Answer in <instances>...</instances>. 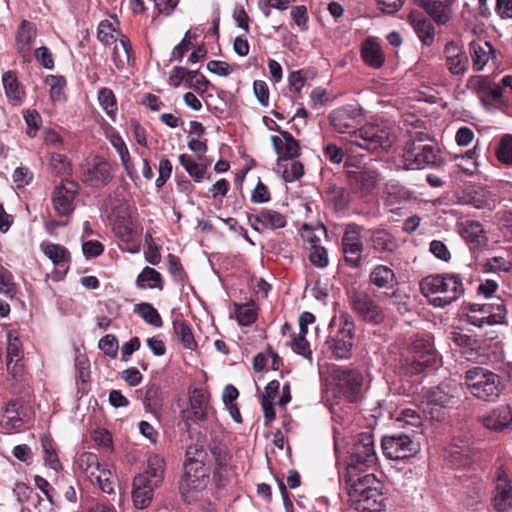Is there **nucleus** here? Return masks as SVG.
I'll return each mask as SVG.
<instances>
[{
	"label": "nucleus",
	"mask_w": 512,
	"mask_h": 512,
	"mask_svg": "<svg viewBox=\"0 0 512 512\" xmlns=\"http://www.w3.org/2000/svg\"><path fill=\"white\" fill-rule=\"evenodd\" d=\"M347 176L351 189L362 196L371 194L378 182L377 171L369 168L349 171Z\"/></svg>",
	"instance_id": "obj_21"
},
{
	"label": "nucleus",
	"mask_w": 512,
	"mask_h": 512,
	"mask_svg": "<svg viewBox=\"0 0 512 512\" xmlns=\"http://www.w3.org/2000/svg\"><path fill=\"white\" fill-rule=\"evenodd\" d=\"M22 354V343L19 337L9 331L7 334V370L14 377L22 373V365L19 364Z\"/></svg>",
	"instance_id": "obj_27"
},
{
	"label": "nucleus",
	"mask_w": 512,
	"mask_h": 512,
	"mask_svg": "<svg viewBox=\"0 0 512 512\" xmlns=\"http://www.w3.org/2000/svg\"><path fill=\"white\" fill-rule=\"evenodd\" d=\"M206 458L207 452L202 446L197 444L190 445L186 450V461L184 464L196 466V463H198L199 465H205Z\"/></svg>",
	"instance_id": "obj_55"
},
{
	"label": "nucleus",
	"mask_w": 512,
	"mask_h": 512,
	"mask_svg": "<svg viewBox=\"0 0 512 512\" xmlns=\"http://www.w3.org/2000/svg\"><path fill=\"white\" fill-rule=\"evenodd\" d=\"M22 404L19 400H11L4 409V415L1 424L6 429H17L21 427L23 420L21 418Z\"/></svg>",
	"instance_id": "obj_39"
},
{
	"label": "nucleus",
	"mask_w": 512,
	"mask_h": 512,
	"mask_svg": "<svg viewBox=\"0 0 512 512\" xmlns=\"http://www.w3.org/2000/svg\"><path fill=\"white\" fill-rule=\"evenodd\" d=\"M280 133L279 136H271L272 145L278 154V161L286 162L292 160L300 155V145L298 141L288 131L282 130L280 126L270 127Z\"/></svg>",
	"instance_id": "obj_18"
},
{
	"label": "nucleus",
	"mask_w": 512,
	"mask_h": 512,
	"mask_svg": "<svg viewBox=\"0 0 512 512\" xmlns=\"http://www.w3.org/2000/svg\"><path fill=\"white\" fill-rule=\"evenodd\" d=\"M381 446L383 454L391 460L407 459L420 449L419 443L404 433L385 435L382 438Z\"/></svg>",
	"instance_id": "obj_11"
},
{
	"label": "nucleus",
	"mask_w": 512,
	"mask_h": 512,
	"mask_svg": "<svg viewBox=\"0 0 512 512\" xmlns=\"http://www.w3.org/2000/svg\"><path fill=\"white\" fill-rule=\"evenodd\" d=\"M136 285L140 289H145L148 287L163 290L162 276L154 268L146 266L137 276Z\"/></svg>",
	"instance_id": "obj_44"
},
{
	"label": "nucleus",
	"mask_w": 512,
	"mask_h": 512,
	"mask_svg": "<svg viewBox=\"0 0 512 512\" xmlns=\"http://www.w3.org/2000/svg\"><path fill=\"white\" fill-rule=\"evenodd\" d=\"M99 349H101L105 355L115 358L118 353V341L116 337L112 334H107L103 338L100 339L98 343Z\"/></svg>",
	"instance_id": "obj_59"
},
{
	"label": "nucleus",
	"mask_w": 512,
	"mask_h": 512,
	"mask_svg": "<svg viewBox=\"0 0 512 512\" xmlns=\"http://www.w3.org/2000/svg\"><path fill=\"white\" fill-rule=\"evenodd\" d=\"M208 477V469L205 465L184 464V474L180 481L181 493L186 496L193 491L203 490L207 485Z\"/></svg>",
	"instance_id": "obj_17"
},
{
	"label": "nucleus",
	"mask_w": 512,
	"mask_h": 512,
	"mask_svg": "<svg viewBox=\"0 0 512 512\" xmlns=\"http://www.w3.org/2000/svg\"><path fill=\"white\" fill-rule=\"evenodd\" d=\"M144 405L150 411H156L163 404V392L159 385L153 383L146 389L144 396Z\"/></svg>",
	"instance_id": "obj_50"
},
{
	"label": "nucleus",
	"mask_w": 512,
	"mask_h": 512,
	"mask_svg": "<svg viewBox=\"0 0 512 512\" xmlns=\"http://www.w3.org/2000/svg\"><path fill=\"white\" fill-rule=\"evenodd\" d=\"M354 335L347 330L331 333L325 341V348L336 359H349L352 355Z\"/></svg>",
	"instance_id": "obj_20"
},
{
	"label": "nucleus",
	"mask_w": 512,
	"mask_h": 512,
	"mask_svg": "<svg viewBox=\"0 0 512 512\" xmlns=\"http://www.w3.org/2000/svg\"><path fill=\"white\" fill-rule=\"evenodd\" d=\"M306 335H298L296 336L292 343V349L297 354L303 356L304 358L308 359L310 362L312 361V351L310 349V345L308 341L305 338Z\"/></svg>",
	"instance_id": "obj_61"
},
{
	"label": "nucleus",
	"mask_w": 512,
	"mask_h": 512,
	"mask_svg": "<svg viewBox=\"0 0 512 512\" xmlns=\"http://www.w3.org/2000/svg\"><path fill=\"white\" fill-rule=\"evenodd\" d=\"M493 506L498 512H505L512 508V485L506 476L497 478Z\"/></svg>",
	"instance_id": "obj_30"
},
{
	"label": "nucleus",
	"mask_w": 512,
	"mask_h": 512,
	"mask_svg": "<svg viewBox=\"0 0 512 512\" xmlns=\"http://www.w3.org/2000/svg\"><path fill=\"white\" fill-rule=\"evenodd\" d=\"M165 461L159 455H152L147 461V469L138 476H144L151 486H160L164 479Z\"/></svg>",
	"instance_id": "obj_34"
},
{
	"label": "nucleus",
	"mask_w": 512,
	"mask_h": 512,
	"mask_svg": "<svg viewBox=\"0 0 512 512\" xmlns=\"http://www.w3.org/2000/svg\"><path fill=\"white\" fill-rule=\"evenodd\" d=\"M482 424L489 430L502 431L512 422V410L508 405H502L481 418Z\"/></svg>",
	"instance_id": "obj_28"
},
{
	"label": "nucleus",
	"mask_w": 512,
	"mask_h": 512,
	"mask_svg": "<svg viewBox=\"0 0 512 512\" xmlns=\"http://www.w3.org/2000/svg\"><path fill=\"white\" fill-rule=\"evenodd\" d=\"M330 124L338 133L349 134L350 144L371 153L387 151L394 142L390 128L379 123H367L356 129L361 120V109L346 105L333 110Z\"/></svg>",
	"instance_id": "obj_1"
},
{
	"label": "nucleus",
	"mask_w": 512,
	"mask_h": 512,
	"mask_svg": "<svg viewBox=\"0 0 512 512\" xmlns=\"http://www.w3.org/2000/svg\"><path fill=\"white\" fill-rule=\"evenodd\" d=\"M409 20L423 44L431 45L435 36V29L432 23L421 16H416L414 13H410Z\"/></svg>",
	"instance_id": "obj_38"
},
{
	"label": "nucleus",
	"mask_w": 512,
	"mask_h": 512,
	"mask_svg": "<svg viewBox=\"0 0 512 512\" xmlns=\"http://www.w3.org/2000/svg\"><path fill=\"white\" fill-rule=\"evenodd\" d=\"M115 31L112 23L108 20H103L100 22L97 31V38L104 44L109 45L113 42H116V38L113 34Z\"/></svg>",
	"instance_id": "obj_60"
},
{
	"label": "nucleus",
	"mask_w": 512,
	"mask_h": 512,
	"mask_svg": "<svg viewBox=\"0 0 512 512\" xmlns=\"http://www.w3.org/2000/svg\"><path fill=\"white\" fill-rule=\"evenodd\" d=\"M469 52L472 59L473 69L475 71H481L493 54L494 48L487 41H472L469 44Z\"/></svg>",
	"instance_id": "obj_31"
},
{
	"label": "nucleus",
	"mask_w": 512,
	"mask_h": 512,
	"mask_svg": "<svg viewBox=\"0 0 512 512\" xmlns=\"http://www.w3.org/2000/svg\"><path fill=\"white\" fill-rule=\"evenodd\" d=\"M115 43L113 49V62L117 69H123L126 63H129L131 58L132 45L129 38L121 34L120 39Z\"/></svg>",
	"instance_id": "obj_40"
},
{
	"label": "nucleus",
	"mask_w": 512,
	"mask_h": 512,
	"mask_svg": "<svg viewBox=\"0 0 512 512\" xmlns=\"http://www.w3.org/2000/svg\"><path fill=\"white\" fill-rule=\"evenodd\" d=\"M2 83L6 96L16 102H21L24 97V90L21 87L17 76L12 71H7L2 75Z\"/></svg>",
	"instance_id": "obj_43"
},
{
	"label": "nucleus",
	"mask_w": 512,
	"mask_h": 512,
	"mask_svg": "<svg viewBox=\"0 0 512 512\" xmlns=\"http://www.w3.org/2000/svg\"><path fill=\"white\" fill-rule=\"evenodd\" d=\"M335 389L349 402H355L360 396L363 376L357 369L336 368L332 373Z\"/></svg>",
	"instance_id": "obj_12"
},
{
	"label": "nucleus",
	"mask_w": 512,
	"mask_h": 512,
	"mask_svg": "<svg viewBox=\"0 0 512 512\" xmlns=\"http://www.w3.org/2000/svg\"><path fill=\"white\" fill-rule=\"evenodd\" d=\"M437 360V353L430 334L415 335L408 347L405 358L407 372L419 374L424 368L432 366Z\"/></svg>",
	"instance_id": "obj_8"
},
{
	"label": "nucleus",
	"mask_w": 512,
	"mask_h": 512,
	"mask_svg": "<svg viewBox=\"0 0 512 512\" xmlns=\"http://www.w3.org/2000/svg\"><path fill=\"white\" fill-rule=\"evenodd\" d=\"M362 230L361 226L350 223L346 226L341 238L344 262L352 269H358L362 266V254L364 251Z\"/></svg>",
	"instance_id": "obj_10"
},
{
	"label": "nucleus",
	"mask_w": 512,
	"mask_h": 512,
	"mask_svg": "<svg viewBox=\"0 0 512 512\" xmlns=\"http://www.w3.org/2000/svg\"><path fill=\"white\" fill-rule=\"evenodd\" d=\"M134 311L138 313L148 324L155 327H162L163 321L158 311L147 302L139 303Z\"/></svg>",
	"instance_id": "obj_49"
},
{
	"label": "nucleus",
	"mask_w": 512,
	"mask_h": 512,
	"mask_svg": "<svg viewBox=\"0 0 512 512\" xmlns=\"http://www.w3.org/2000/svg\"><path fill=\"white\" fill-rule=\"evenodd\" d=\"M159 486H151L144 476H136L133 480L132 498L137 509L148 507L153 499L154 490Z\"/></svg>",
	"instance_id": "obj_29"
},
{
	"label": "nucleus",
	"mask_w": 512,
	"mask_h": 512,
	"mask_svg": "<svg viewBox=\"0 0 512 512\" xmlns=\"http://www.w3.org/2000/svg\"><path fill=\"white\" fill-rule=\"evenodd\" d=\"M490 308L485 314L489 315L490 320L494 325L502 324L506 319V308L504 301L500 298L493 299V302L486 303Z\"/></svg>",
	"instance_id": "obj_53"
},
{
	"label": "nucleus",
	"mask_w": 512,
	"mask_h": 512,
	"mask_svg": "<svg viewBox=\"0 0 512 512\" xmlns=\"http://www.w3.org/2000/svg\"><path fill=\"white\" fill-rule=\"evenodd\" d=\"M454 0H414L437 23L446 24L452 17Z\"/></svg>",
	"instance_id": "obj_24"
},
{
	"label": "nucleus",
	"mask_w": 512,
	"mask_h": 512,
	"mask_svg": "<svg viewBox=\"0 0 512 512\" xmlns=\"http://www.w3.org/2000/svg\"><path fill=\"white\" fill-rule=\"evenodd\" d=\"M327 198L331 203H333L336 210L346 209L350 202L349 192L345 188L336 185L329 187V190L327 191Z\"/></svg>",
	"instance_id": "obj_47"
},
{
	"label": "nucleus",
	"mask_w": 512,
	"mask_h": 512,
	"mask_svg": "<svg viewBox=\"0 0 512 512\" xmlns=\"http://www.w3.org/2000/svg\"><path fill=\"white\" fill-rule=\"evenodd\" d=\"M406 169L440 167L445 161L437 143L424 132H416L403 148Z\"/></svg>",
	"instance_id": "obj_3"
},
{
	"label": "nucleus",
	"mask_w": 512,
	"mask_h": 512,
	"mask_svg": "<svg viewBox=\"0 0 512 512\" xmlns=\"http://www.w3.org/2000/svg\"><path fill=\"white\" fill-rule=\"evenodd\" d=\"M454 390L455 388L445 384L432 388L426 394L427 403L439 407H447L453 403L455 397Z\"/></svg>",
	"instance_id": "obj_37"
},
{
	"label": "nucleus",
	"mask_w": 512,
	"mask_h": 512,
	"mask_svg": "<svg viewBox=\"0 0 512 512\" xmlns=\"http://www.w3.org/2000/svg\"><path fill=\"white\" fill-rule=\"evenodd\" d=\"M350 301L353 312L362 321L373 325L384 322L383 308L366 292H354Z\"/></svg>",
	"instance_id": "obj_13"
},
{
	"label": "nucleus",
	"mask_w": 512,
	"mask_h": 512,
	"mask_svg": "<svg viewBox=\"0 0 512 512\" xmlns=\"http://www.w3.org/2000/svg\"><path fill=\"white\" fill-rule=\"evenodd\" d=\"M37 36V28L30 21L23 20L16 31V48L25 63L32 61L31 49Z\"/></svg>",
	"instance_id": "obj_22"
},
{
	"label": "nucleus",
	"mask_w": 512,
	"mask_h": 512,
	"mask_svg": "<svg viewBox=\"0 0 512 512\" xmlns=\"http://www.w3.org/2000/svg\"><path fill=\"white\" fill-rule=\"evenodd\" d=\"M497 159L505 165H512V135L505 134L496 149Z\"/></svg>",
	"instance_id": "obj_52"
},
{
	"label": "nucleus",
	"mask_w": 512,
	"mask_h": 512,
	"mask_svg": "<svg viewBox=\"0 0 512 512\" xmlns=\"http://www.w3.org/2000/svg\"><path fill=\"white\" fill-rule=\"evenodd\" d=\"M369 281L379 289H390L397 285L394 271L386 265H377L369 275Z\"/></svg>",
	"instance_id": "obj_33"
},
{
	"label": "nucleus",
	"mask_w": 512,
	"mask_h": 512,
	"mask_svg": "<svg viewBox=\"0 0 512 512\" xmlns=\"http://www.w3.org/2000/svg\"><path fill=\"white\" fill-rule=\"evenodd\" d=\"M234 312L239 325L250 326L257 320V308L254 301L244 304L234 303Z\"/></svg>",
	"instance_id": "obj_45"
},
{
	"label": "nucleus",
	"mask_w": 512,
	"mask_h": 512,
	"mask_svg": "<svg viewBox=\"0 0 512 512\" xmlns=\"http://www.w3.org/2000/svg\"><path fill=\"white\" fill-rule=\"evenodd\" d=\"M0 293L12 299L17 293V285L10 270L0 266Z\"/></svg>",
	"instance_id": "obj_51"
},
{
	"label": "nucleus",
	"mask_w": 512,
	"mask_h": 512,
	"mask_svg": "<svg viewBox=\"0 0 512 512\" xmlns=\"http://www.w3.org/2000/svg\"><path fill=\"white\" fill-rule=\"evenodd\" d=\"M77 190V183L68 180L55 187L52 202L58 215L68 216L73 212Z\"/></svg>",
	"instance_id": "obj_16"
},
{
	"label": "nucleus",
	"mask_w": 512,
	"mask_h": 512,
	"mask_svg": "<svg viewBox=\"0 0 512 512\" xmlns=\"http://www.w3.org/2000/svg\"><path fill=\"white\" fill-rule=\"evenodd\" d=\"M465 238L477 244H481L486 240L485 231L479 222L471 221L467 222L464 227Z\"/></svg>",
	"instance_id": "obj_54"
},
{
	"label": "nucleus",
	"mask_w": 512,
	"mask_h": 512,
	"mask_svg": "<svg viewBox=\"0 0 512 512\" xmlns=\"http://www.w3.org/2000/svg\"><path fill=\"white\" fill-rule=\"evenodd\" d=\"M420 289L427 297L436 295L432 302L440 307L451 304L464 293L462 279L456 274L429 275L421 280Z\"/></svg>",
	"instance_id": "obj_4"
},
{
	"label": "nucleus",
	"mask_w": 512,
	"mask_h": 512,
	"mask_svg": "<svg viewBox=\"0 0 512 512\" xmlns=\"http://www.w3.org/2000/svg\"><path fill=\"white\" fill-rule=\"evenodd\" d=\"M276 171L282 174L285 182H293L304 175V166L300 161L291 160V162L277 161Z\"/></svg>",
	"instance_id": "obj_46"
},
{
	"label": "nucleus",
	"mask_w": 512,
	"mask_h": 512,
	"mask_svg": "<svg viewBox=\"0 0 512 512\" xmlns=\"http://www.w3.org/2000/svg\"><path fill=\"white\" fill-rule=\"evenodd\" d=\"M492 82L487 76H476L469 80V88L473 89L475 92L481 95V101L485 102V97L487 96L489 89L491 88Z\"/></svg>",
	"instance_id": "obj_56"
},
{
	"label": "nucleus",
	"mask_w": 512,
	"mask_h": 512,
	"mask_svg": "<svg viewBox=\"0 0 512 512\" xmlns=\"http://www.w3.org/2000/svg\"><path fill=\"white\" fill-rule=\"evenodd\" d=\"M25 122L28 126L26 131L29 137H34L40 127L41 117L36 110H28L24 115Z\"/></svg>",
	"instance_id": "obj_62"
},
{
	"label": "nucleus",
	"mask_w": 512,
	"mask_h": 512,
	"mask_svg": "<svg viewBox=\"0 0 512 512\" xmlns=\"http://www.w3.org/2000/svg\"><path fill=\"white\" fill-rule=\"evenodd\" d=\"M35 58L46 69H53L54 59L51 51L46 46H41L35 50Z\"/></svg>",
	"instance_id": "obj_64"
},
{
	"label": "nucleus",
	"mask_w": 512,
	"mask_h": 512,
	"mask_svg": "<svg viewBox=\"0 0 512 512\" xmlns=\"http://www.w3.org/2000/svg\"><path fill=\"white\" fill-rule=\"evenodd\" d=\"M41 250L55 266L68 269L71 255L66 247L51 242H43L41 244Z\"/></svg>",
	"instance_id": "obj_32"
},
{
	"label": "nucleus",
	"mask_w": 512,
	"mask_h": 512,
	"mask_svg": "<svg viewBox=\"0 0 512 512\" xmlns=\"http://www.w3.org/2000/svg\"><path fill=\"white\" fill-rule=\"evenodd\" d=\"M210 451L215 459L216 464L213 479L218 486H224L228 481L226 474L231 468V455L226 448L218 444L211 445Z\"/></svg>",
	"instance_id": "obj_26"
},
{
	"label": "nucleus",
	"mask_w": 512,
	"mask_h": 512,
	"mask_svg": "<svg viewBox=\"0 0 512 512\" xmlns=\"http://www.w3.org/2000/svg\"><path fill=\"white\" fill-rule=\"evenodd\" d=\"M172 325L174 334L177 336L184 348L195 350L197 348V342L195 341L190 325L182 319H175Z\"/></svg>",
	"instance_id": "obj_41"
},
{
	"label": "nucleus",
	"mask_w": 512,
	"mask_h": 512,
	"mask_svg": "<svg viewBox=\"0 0 512 512\" xmlns=\"http://www.w3.org/2000/svg\"><path fill=\"white\" fill-rule=\"evenodd\" d=\"M98 102L106 114L114 119L118 110L117 100L113 91L109 88H102L98 92Z\"/></svg>",
	"instance_id": "obj_48"
},
{
	"label": "nucleus",
	"mask_w": 512,
	"mask_h": 512,
	"mask_svg": "<svg viewBox=\"0 0 512 512\" xmlns=\"http://www.w3.org/2000/svg\"><path fill=\"white\" fill-rule=\"evenodd\" d=\"M309 260L314 266L318 268L326 267L329 262L327 250L319 244H313L311 246Z\"/></svg>",
	"instance_id": "obj_57"
},
{
	"label": "nucleus",
	"mask_w": 512,
	"mask_h": 512,
	"mask_svg": "<svg viewBox=\"0 0 512 512\" xmlns=\"http://www.w3.org/2000/svg\"><path fill=\"white\" fill-rule=\"evenodd\" d=\"M370 248L375 253L393 254L399 247L396 237L387 229L373 228L369 230Z\"/></svg>",
	"instance_id": "obj_23"
},
{
	"label": "nucleus",
	"mask_w": 512,
	"mask_h": 512,
	"mask_svg": "<svg viewBox=\"0 0 512 512\" xmlns=\"http://www.w3.org/2000/svg\"><path fill=\"white\" fill-rule=\"evenodd\" d=\"M254 94L262 106L269 105V89L265 81L255 80L253 83Z\"/></svg>",
	"instance_id": "obj_63"
},
{
	"label": "nucleus",
	"mask_w": 512,
	"mask_h": 512,
	"mask_svg": "<svg viewBox=\"0 0 512 512\" xmlns=\"http://www.w3.org/2000/svg\"><path fill=\"white\" fill-rule=\"evenodd\" d=\"M344 480L355 510L359 512H380L384 508L383 485L373 473L344 478Z\"/></svg>",
	"instance_id": "obj_2"
},
{
	"label": "nucleus",
	"mask_w": 512,
	"mask_h": 512,
	"mask_svg": "<svg viewBox=\"0 0 512 512\" xmlns=\"http://www.w3.org/2000/svg\"><path fill=\"white\" fill-rule=\"evenodd\" d=\"M376 461L373 436L370 433L359 434L348 451L344 478H353L369 473L368 470L376 464Z\"/></svg>",
	"instance_id": "obj_5"
},
{
	"label": "nucleus",
	"mask_w": 512,
	"mask_h": 512,
	"mask_svg": "<svg viewBox=\"0 0 512 512\" xmlns=\"http://www.w3.org/2000/svg\"><path fill=\"white\" fill-rule=\"evenodd\" d=\"M77 467L93 485H97L104 493L111 494L113 492L112 473L110 470L102 468L96 454L82 453L77 460Z\"/></svg>",
	"instance_id": "obj_9"
},
{
	"label": "nucleus",
	"mask_w": 512,
	"mask_h": 512,
	"mask_svg": "<svg viewBox=\"0 0 512 512\" xmlns=\"http://www.w3.org/2000/svg\"><path fill=\"white\" fill-rule=\"evenodd\" d=\"M105 205L115 233L122 239H129L134 232V224L124 191L115 190L109 195Z\"/></svg>",
	"instance_id": "obj_6"
},
{
	"label": "nucleus",
	"mask_w": 512,
	"mask_h": 512,
	"mask_svg": "<svg viewBox=\"0 0 512 512\" xmlns=\"http://www.w3.org/2000/svg\"><path fill=\"white\" fill-rule=\"evenodd\" d=\"M179 162L186 170V172L194 179L196 182H201L205 178V174L208 168V163L204 162H196L193 158L188 154H181L179 157Z\"/></svg>",
	"instance_id": "obj_42"
},
{
	"label": "nucleus",
	"mask_w": 512,
	"mask_h": 512,
	"mask_svg": "<svg viewBox=\"0 0 512 512\" xmlns=\"http://www.w3.org/2000/svg\"><path fill=\"white\" fill-rule=\"evenodd\" d=\"M445 65L452 75H463L468 70V57L458 45L451 41L444 48Z\"/></svg>",
	"instance_id": "obj_25"
},
{
	"label": "nucleus",
	"mask_w": 512,
	"mask_h": 512,
	"mask_svg": "<svg viewBox=\"0 0 512 512\" xmlns=\"http://www.w3.org/2000/svg\"><path fill=\"white\" fill-rule=\"evenodd\" d=\"M363 61L372 68L378 69L384 64V54L380 45L373 39H366L361 48Z\"/></svg>",
	"instance_id": "obj_36"
},
{
	"label": "nucleus",
	"mask_w": 512,
	"mask_h": 512,
	"mask_svg": "<svg viewBox=\"0 0 512 512\" xmlns=\"http://www.w3.org/2000/svg\"><path fill=\"white\" fill-rule=\"evenodd\" d=\"M14 491L17 493L18 500L23 501L22 497L33 506L34 512H45L46 510L52 509V504L43 499L37 492L33 491L32 488L26 486L24 483H18Z\"/></svg>",
	"instance_id": "obj_35"
},
{
	"label": "nucleus",
	"mask_w": 512,
	"mask_h": 512,
	"mask_svg": "<svg viewBox=\"0 0 512 512\" xmlns=\"http://www.w3.org/2000/svg\"><path fill=\"white\" fill-rule=\"evenodd\" d=\"M82 181L91 187H103L113 179L111 165L102 159H94L82 168Z\"/></svg>",
	"instance_id": "obj_15"
},
{
	"label": "nucleus",
	"mask_w": 512,
	"mask_h": 512,
	"mask_svg": "<svg viewBox=\"0 0 512 512\" xmlns=\"http://www.w3.org/2000/svg\"><path fill=\"white\" fill-rule=\"evenodd\" d=\"M247 220L253 230H276L286 226L285 215L272 209H261L257 214H248Z\"/></svg>",
	"instance_id": "obj_19"
},
{
	"label": "nucleus",
	"mask_w": 512,
	"mask_h": 512,
	"mask_svg": "<svg viewBox=\"0 0 512 512\" xmlns=\"http://www.w3.org/2000/svg\"><path fill=\"white\" fill-rule=\"evenodd\" d=\"M211 409L209 393L203 388H195L189 396V407L182 410V418L187 424H198L208 419Z\"/></svg>",
	"instance_id": "obj_14"
},
{
	"label": "nucleus",
	"mask_w": 512,
	"mask_h": 512,
	"mask_svg": "<svg viewBox=\"0 0 512 512\" xmlns=\"http://www.w3.org/2000/svg\"><path fill=\"white\" fill-rule=\"evenodd\" d=\"M42 447L44 451V459L46 463L54 470H58L61 467V463L58 456L53 448L52 442L48 438L42 439Z\"/></svg>",
	"instance_id": "obj_58"
},
{
	"label": "nucleus",
	"mask_w": 512,
	"mask_h": 512,
	"mask_svg": "<svg viewBox=\"0 0 512 512\" xmlns=\"http://www.w3.org/2000/svg\"><path fill=\"white\" fill-rule=\"evenodd\" d=\"M465 381L467 388L478 399L494 401L500 395V377L488 369L479 366L469 369Z\"/></svg>",
	"instance_id": "obj_7"
}]
</instances>
